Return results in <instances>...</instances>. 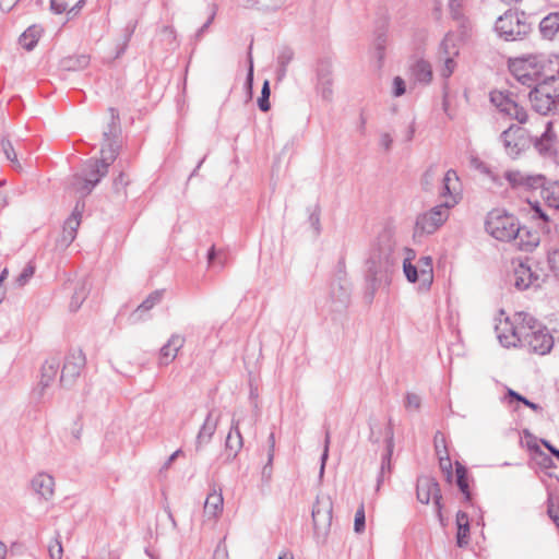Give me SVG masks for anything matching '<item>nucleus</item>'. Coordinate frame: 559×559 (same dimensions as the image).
<instances>
[{
  "label": "nucleus",
  "mask_w": 559,
  "mask_h": 559,
  "mask_svg": "<svg viewBox=\"0 0 559 559\" xmlns=\"http://www.w3.org/2000/svg\"><path fill=\"white\" fill-rule=\"evenodd\" d=\"M439 463H440V467L443 472H447L448 474L451 473V469H452V463H451V460L448 455L445 456H440L439 457Z\"/></svg>",
  "instance_id": "nucleus-61"
},
{
  "label": "nucleus",
  "mask_w": 559,
  "mask_h": 559,
  "mask_svg": "<svg viewBox=\"0 0 559 559\" xmlns=\"http://www.w3.org/2000/svg\"><path fill=\"white\" fill-rule=\"evenodd\" d=\"M20 0H0V9L3 12L11 11Z\"/></svg>",
  "instance_id": "nucleus-62"
},
{
  "label": "nucleus",
  "mask_w": 559,
  "mask_h": 559,
  "mask_svg": "<svg viewBox=\"0 0 559 559\" xmlns=\"http://www.w3.org/2000/svg\"><path fill=\"white\" fill-rule=\"evenodd\" d=\"M509 69L514 79L523 85L540 83V53L526 55L510 59Z\"/></svg>",
  "instance_id": "nucleus-5"
},
{
  "label": "nucleus",
  "mask_w": 559,
  "mask_h": 559,
  "mask_svg": "<svg viewBox=\"0 0 559 559\" xmlns=\"http://www.w3.org/2000/svg\"><path fill=\"white\" fill-rule=\"evenodd\" d=\"M450 12L455 20L463 16L464 0H449Z\"/></svg>",
  "instance_id": "nucleus-54"
},
{
  "label": "nucleus",
  "mask_w": 559,
  "mask_h": 559,
  "mask_svg": "<svg viewBox=\"0 0 559 559\" xmlns=\"http://www.w3.org/2000/svg\"><path fill=\"white\" fill-rule=\"evenodd\" d=\"M436 176L437 167L435 165L428 167L427 170L423 174L420 185L425 191H430L432 189Z\"/></svg>",
  "instance_id": "nucleus-44"
},
{
  "label": "nucleus",
  "mask_w": 559,
  "mask_h": 559,
  "mask_svg": "<svg viewBox=\"0 0 559 559\" xmlns=\"http://www.w3.org/2000/svg\"><path fill=\"white\" fill-rule=\"evenodd\" d=\"M329 445H330V432L326 431L325 440H324V449H323V453L321 455V465H320V472H319L320 479H322V477L324 475V468H325L326 460L329 457Z\"/></svg>",
  "instance_id": "nucleus-56"
},
{
  "label": "nucleus",
  "mask_w": 559,
  "mask_h": 559,
  "mask_svg": "<svg viewBox=\"0 0 559 559\" xmlns=\"http://www.w3.org/2000/svg\"><path fill=\"white\" fill-rule=\"evenodd\" d=\"M270 94H271L270 83H269V81H265L263 83V86L261 90V96L258 99V106H259L260 110L263 112H266L270 110V102H269Z\"/></svg>",
  "instance_id": "nucleus-47"
},
{
  "label": "nucleus",
  "mask_w": 559,
  "mask_h": 559,
  "mask_svg": "<svg viewBox=\"0 0 559 559\" xmlns=\"http://www.w3.org/2000/svg\"><path fill=\"white\" fill-rule=\"evenodd\" d=\"M421 405V399L415 393H407L405 396V407L407 409L418 411Z\"/></svg>",
  "instance_id": "nucleus-55"
},
{
  "label": "nucleus",
  "mask_w": 559,
  "mask_h": 559,
  "mask_svg": "<svg viewBox=\"0 0 559 559\" xmlns=\"http://www.w3.org/2000/svg\"><path fill=\"white\" fill-rule=\"evenodd\" d=\"M514 286L524 290L531 286H538L539 275L534 273L527 262L519 261L513 269Z\"/></svg>",
  "instance_id": "nucleus-20"
},
{
  "label": "nucleus",
  "mask_w": 559,
  "mask_h": 559,
  "mask_svg": "<svg viewBox=\"0 0 559 559\" xmlns=\"http://www.w3.org/2000/svg\"><path fill=\"white\" fill-rule=\"evenodd\" d=\"M293 58H294V52L292 49L284 48L283 50H281V52L277 57V62H278L277 74L280 78H283L286 74L287 66L293 60Z\"/></svg>",
  "instance_id": "nucleus-42"
},
{
  "label": "nucleus",
  "mask_w": 559,
  "mask_h": 559,
  "mask_svg": "<svg viewBox=\"0 0 559 559\" xmlns=\"http://www.w3.org/2000/svg\"><path fill=\"white\" fill-rule=\"evenodd\" d=\"M309 221H310L311 225L313 226V228L316 229V233L318 234L320 231V215H319V213L317 211L311 213L309 216Z\"/></svg>",
  "instance_id": "nucleus-63"
},
{
  "label": "nucleus",
  "mask_w": 559,
  "mask_h": 559,
  "mask_svg": "<svg viewBox=\"0 0 559 559\" xmlns=\"http://www.w3.org/2000/svg\"><path fill=\"white\" fill-rule=\"evenodd\" d=\"M163 297L162 290L151 293L145 300H143L135 311L131 314L132 322H138L143 319V313L150 311L155 305L159 304Z\"/></svg>",
  "instance_id": "nucleus-31"
},
{
  "label": "nucleus",
  "mask_w": 559,
  "mask_h": 559,
  "mask_svg": "<svg viewBox=\"0 0 559 559\" xmlns=\"http://www.w3.org/2000/svg\"><path fill=\"white\" fill-rule=\"evenodd\" d=\"M224 498L222 490L215 488L209 492L204 502V516L209 520H216L223 512Z\"/></svg>",
  "instance_id": "nucleus-26"
},
{
  "label": "nucleus",
  "mask_w": 559,
  "mask_h": 559,
  "mask_svg": "<svg viewBox=\"0 0 559 559\" xmlns=\"http://www.w3.org/2000/svg\"><path fill=\"white\" fill-rule=\"evenodd\" d=\"M420 289L428 290L433 282L432 259L430 257H421L418 260Z\"/></svg>",
  "instance_id": "nucleus-30"
},
{
  "label": "nucleus",
  "mask_w": 559,
  "mask_h": 559,
  "mask_svg": "<svg viewBox=\"0 0 559 559\" xmlns=\"http://www.w3.org/2000/svg\"><path fill=\"white\" fill-rule=\"evenodd\" d=\"M405 251V257L403 259V271L406 276V278L411 283H415L418 281L420 283V276H419V269L417 265L412 264V259L415 257V252L412 249L403 248Z\"/></svg>",
  "instance_id": "nucleus-35"
},
{
  "label": "nucleus",
  "mask_w": 559,
  "mask_h": 559,
  "mask_svg": "<svg viewBox=\"0 0 559 559\" xmlns=\"http://www.w3.org/2000/svg\"><path fill=\"white\" fill-rule=\"evenodd\" d=\"M84 209V203L78 202L71 216L64 222L63 230L60 239L58 240L59 247L67 248L75 239L78 228L81 223V216Z\"/></svg>",
  "instance_id": "nucleus-18"
},
{
  "label": "nucleus",
  "mask_w": 559,
  "mask_h": 559,
  "mask_svg": "<svg viewBox=\"0 0 559 559\" xmlns=\"http://www.w3.org/2000/svg\"><path fill=\"white\" fill-rule=\"evenodd\" d=\"M516 321H525V328L521 337V344L526 345L532 352L539 355L549 353L554 346V338L546 329H542L537 321L526 312L515 313Z\"/></svg>",
  "instance_id": "nucleus-4"
},
{
  "label": "nucleus",
  "mask_w": 559,
  "mask_h": 559,
  "mask_svg": "<svg viewBox=\"0 0 559 559\" xmlns=\"http://www.w3.org/2000/svg\"><path fill=\"white\" fill-rule=\"evenodd\" d=\"M60 368V359L58 357H50L45 360L41 367L40 381L33 390L32 396L37 402L44 401L46 390L55 381L58 370Z\"/></svg>",
  "instance_id": "nucleus-14"
},
{
  "label": "nucleus",
  "mask_w": 559,
  "mask_h": 559,
  "mask_svg": "<svg viewBox=\"0 0 559 559\" xmlns=\"http://www.w3.org/2000/svg\"><path fill=\"white\" fill-rule=\"evenodd\" d=\"M401 258L400 249L389 231L379 235L367 260V275L376 284L388 283L389 274Z\"/></svg>",
  "instance_id": "nucleus-3"
},
{
  "label": "nucleus",
  "mask_w": 559,
  "mask_h": 559,
  "mask_svg": "<svg viewBox=\"0 0 559 559\" xmlns=\"http://www.w3.org/2000/svg\"><path fill=\"white\" fill-rule=\"evenodd\" d=\"M86 295H87V288H86V285L83 283L79 287H76V289L71 298L70 310L76 311L81 307Z\"/></svg>",
  "instance_id": "nucleus-43"
},
{
  "label": "nucleus",
  "mask_w": 559,
  "mask_h": 559,
  "mask_svg": "<svg viewBox=\"0 0 559 559\" xmlns=\"http://www.w3.org/2000/svg\"><path fill=\"white\" fill-rule=\"evenodd\" d=\"M456 484L467 500L471 499V492L467 483V469L465 466L456 463Z\"/></svg>",
  "instance_id": "nucleus-41"
},
{
  "label": "nucleus",
  "mask_w": 559,
  "mask_h": 559,
  "mask_svg": "<svg viewBox=\"0 0 559 559\" xmlns=\"http://www.w3.org/2000/svg\"><path fill=\"white\" fill-rule=\"evenodd\" d=\"M218 417L214 416L213 411L209 412L203 425L195 438V450L200 451L204 444H207L216 431Z\"/></svg>",
  "instance_id": "nucleus-25"
},
{
  "label": "nucleus",
  "mask_w": 559,
  "mask_h": 559,
  "mask_svg": "<svg viewBox=\"0 0 559 559\" xmlns=\"http://www.w3.org/2000/svg\"><path fill=\"white\" fill-rule=\"evenodd\" d=\"M365 521H366L365 509H364V506H360L355 513L354 530L356 533L359 534V533L364 532Z\"/></svg>",
  "instance_id": "nucleus-52"
},
{
  "label": "nucleus",
  "mask_w": 559,
  "mask_h": 559,
  "mask_svg": "<svg viewBox=\"0 0 559 559\" xmlns=\"http://www.w3.org/2000/svg\"><path fill=\"white\" fill-rule=\"evenodd\" d=\"M504 311H500V317L496 319L497 323L495 330L500 344L504 347L516 346L521 342L522 334L524 333L525 321H516L513 318L511 321L509 318H502Z\"/></svg>",
  "instance_id": "nucleus-8"
},
{
  "label": "nucleus",
  "mask_w": 559,
  "mask_h": 559,
  "mask_svg": "<svg viewBox=\"0 0 559 559\" xmlns=\"http://www.w3.org/2000/svg\"><path fill=\"white\" fill-rule=\"evenodd\" d=\"M528 98L532 108L545 116L556 109L559 103V91L552 85L538 83L530 92Z\"/></svg>",
  "instance_id": "nucleus-7"
},
{
  "label": "nucleus",
  "mask_w": 559,
  "mask_h": 559,
  "mask_svg": "<svg viewBox=\"0 0 559 559\" xmlns=\"http://www.w3.org/2000/svg\"><path fill=\"white\" fill-rule=\"evenodd\" d=\"M240 418H233L230 430L226 437L225 450L227 459L233 460L242 448V436L239 431Z\"/></svg>",
  "instance_id": "nucleus-22"
},
{
  "label": "nucleus",
  "mask_w": 559,
  "mask_h": 559,
  "mask_svg": "<svg viewBox=\"0 0 559 559\" xmlns=\"http://www.w3.org/2000/svg\"><path fill=\"white\" fill-rule=\"evenodd\" d=\"M333 66L330 60H321L317 68V93L330 103L333 99Z\"/></svg>",
  "instance_id": "nucleus-15"
},
{
  "label": "nucleus",
  "mask_w": 559,
  "mask_h": 559,
  "mask_svg": "<svg viewBox=\"0 0 559 559\" xmlns=\"http://www.w3.org/2000/svg\"><path fill=\"white\" fill-rule=\"evenodd\" d=\"M333 502L328 495H318L312 508V521L314 535L318 539L325 540L332 523Z\"/></svg>",
  "instance_id": "nucleus-6"
},
{
  "label": "nucleus",
  "mask_w": 559,
  "mask_h": 559,
  "mask_svg": "<svg viewBox=\"0 0 559 559\" xmlns=\"http://www.w3.org/2000/svg\"><path fill=\"white\" fill-rule=\"evenodd\" d=\"M540 195L550 207L559 210V181L545 186Z\"/></svg>",
  "instance_id": "nucleus-36"
},
{
  "label": "nucleus",
  "mask_w": 559,
  "mask_h": 559,
  "mask_svg": "<svg viewBox=\"0 0 559 559\" xmlns=\"http://www.w3.org/2000/svg\"><path fill=\"white\" fill-rule=\"evenodd\" d=\"M185 344V337L179 334H174L168 342L160 348L159 364L167 366L177 356V353Z\"/></svg>",
  "instance_id": "nucleus-27"
},
{
  "label": "nucleus",
  "mask_w": 559,
  "mask_h": 559,
  "mask_svg": "<svg viewBox=\"0 0 559 559\" xmlns=\"http://www.w3.org/2000/svg\"><path fill=\"white\" fill-rule=\"evenodd\" d=\"M523 132L522 128L511 126L501 133L500 139L508 155L515 157L521 153L524 147Z\"/></svg>",
  "instance_id": "nucleus-19"
},
{
  "label": "nucleus",
  "mask_w": 559,
  "mask_h": 559,
  "mask_svg": "<svg viewBox=\"0 0 559 559\" xmlns=\"http://www.w3.org/2000/svg\"><path fill=\"white\" fill-rule=\"evenodd\" d=\"M35 266L29 262L22 270L20 275L15 278L14 285L16 287H23L34 275Z\"/></svg>",
  "instance_id": "nucleus-46"
},
{
  "label": "nucleus",
  "mask_w": 559,
  "mask_h": 559,
  "mask_svg": "<svg viewBox=\"0 0 559 559\" xmlns=\"http://www.w3.org/2000/svg\"><path fill=\"white\" fill-rule=\"evenodd\" d=\"M273 460H274V456H272V453H269L267 454V462L263 466L262 472H261L262 481L265 483V484H269L271 481V479H272Z\"/></svg>",
  "instance_id": "nucleus-53"
},
{
  "label": "nucleus",
  "mask_w": 559,
  "mask_h": 559,
  "mask_svg": "<svg viewBox=\"0 0 559 559\" xmlns=\"http://www.w3.org/2000/svg\"><path fill=\"white\" fill-rule=\"evenodd\" d=\"M110 122L107 130L104 131V143L100 150L99 159H88L84 164L82 174L75 179L81 185L80 190L84 195L88 194L94 187L105 177L108 173L109 166L115 162L119 146L116 138L119 133V115L115 108H109Z\"/></svg>",
  "instance_id": "nucleus-1"
},
{
  "label": "nucleus",
  "mask_w": 559,
  "mask_h": 559,
  "mask_svg": "<svg viewBox=\"0 0 559 559\" xmlns=\"http://www.w3.org/2000/svg\"><path fill=\"white\" fill-rule=\"evenodd\" d=\"M393 438H394L393 426H392V420L390 419L388 428H386V453L382 457V461H381V466H380L379 475L377 478V487H376L377 491L380 489L385 476H389L391 474V455H392V451H393Z\"/></svg>",
  "instance_id": "nucleus-23"
},
{
  "label": "nucleus",
  "mask_w": 559,
  "mask_h": 559,
  "mask_svg": "<svg viewBox=\"0 0 559 559\" xmlns=\"http://www.w3.org/2000/svg\"><path fill=\"white\" fill-rule=\"evenodd\" d=\"M439 194L443 199L441 205H447V209L450 210L457 204L460 198V179L455 170L449 169L445 173Z\"/></svg>",
  "instance_id": "nucleus-17"
},
{
  "label": "nucleus",
  "mask_w": 559,
  "mask_h": 559,
  "mask_svg": "<svg viewBox=\"0 0 559 559\" xmlns=\"http://www.w3.org/2000/svg\"><path fill=\"white\" fill-rule=\"evenodd\" d=\"M540 83L548 84L559 79V56L540 53Z\"/></svg>",
  "instance_id": "nucleus-24"
},
{
  "label": "nucleus",
  "mask_w": 559,
  "mask_h": 559,
  "mask_svg": "<svg viewBox=\"0 0 559 559\" xmlns=\"http://www.w3.org/2000/svg\"><path fill=\"white\" fill-rule=\"evenodd\" d=\"M495 29L506 40H515L527 33L528 26L518 13L508 11L496 21Z\"/></svg>",
  "instance_id": "nucleus-10"
},
{
  "label": "nucleus",
  "mask_w": 559,
  "mask_h": 559,
  "mask_svg": "<svg viewBox=\"0 0 559 559\" xmlns=\"http://www.w3.org/2000/svg\"><path fill=\"white\" fill-rule=\"evenodd\" d=\"M440 56H456L457 55V49L455 47V43H454V39L452 36L450 35H447L441 45H440V52H439Z\"/></svg>",
  "instance_id": "nucleus-48"
},
{
  "label": "nucleus",
  "mask_w": 559,
  "mask_h": 559,
  "mask_svg": "<svg viewBox=\"0 0 559 559\" xmlns=\"http://www.w3.org/2000/svg\"><path fill=\"white\" fill-rule=\"evenodd\" d=\"M548 263L551 271L559 276V250H554L549 253Z\"/></svg>",
  "instance_id": "nucleus-57"
},
{
  "label": "nucleus",
  "mask_w": 559,
  "mask_h": 559,
  "mask_svg": "<svg viewBox=\"0 0 559 559\" xmlns=\"http://www.w3.org/2000/svg\"><path fill=\"white\" fill-rule=\"evenodd\" d=\"M2 151L5 157L12 163L15 168H21V165L17 160V156L14 152V148L9 140L3 139L1 142Z\"/></svg>",
  "instance_id": "nucleus-49"
},
{
  "label": "nucleus",
  "mask_w": 559,
  "mask_h": 559,
  "mask_svg": "<svg viewBox=\"0 0 559 559\" xmlns=\"http://www.w3.org/2000/svg\"><path fill=\"white\" fill-rule=\"evenodd\" d=\"M449 217V209L447 205H437L431 210L420 214L416 218V233L433 234L439 229Z\"/></svg>",
  "instance_id": "nucleus-11"
},
{
  "label": "nucleus",
  "mask_w": 559,
  "mask_h": 559,
  "mask_svg": "<svg viewBox=\"0 0 559 559\" xmlns=\"http://www.w3.org/2000/svg\"><path fill=\"white\" fill-rule=\"evenodd\" d=\"M543 444L557 460H559V450L557 448L546 440L543 441Z\"/></svg>",
  "instance_id": "nucleus-64"
},
{
  "label": "nucleus",
  "mask_w": 559,
  "mask_h": 559,
  "mask_svg": "<svg viewBox=\"0 0 559 559\" xmlns=\"http://www.w3.org/2000/svg\"><path fill=\"white\" fill-rule=\"evenodd\" d=\"M243 4L247 8L269 11L281 9L285 4V0H243Z\"/></svg>",
  "instance_id": "nucleus-37"
},
{
  "label": "nucleus",
  "mask_w": 559,
  "mask_h": 559,
  "mask_svg": "<svg viewBox=\"0 0 559 559\" xmlns=\"http://www.w3.org/2000/svg\"><path fill=\"white\" fill-rule=\"evenodd\" d=\"M548 514L559 527V496L549 498Z\"/></svg>",
  "instance_id": "nucleus-51"
},
{
  "label": "nucleus",
  "mask_w": 559,
  "mask_h": 559,
  "mask_svg": "<svg viewBox=\"0 0 559 559\" xmlns=\"http://www.w3.org/2000/svg\"><path fill=\"white\" fill-rule=\"evenodd\" d=\"M455 56H440V59L443 61V66L440 69V74L442 78L448 79L454 72L456 63L454 61Z\"/></svg>",
  "instance_id": "nucleus-45"
},
{
  "label": "nucleus",
  "mask_w": 559,
  "mask_h": 559,
  "mask_svg": "<svg viewBox=\"0 0 559 559\" xmlns=\"http://www.w3.org/2000/svg\"><path fill=\"white\" fill-rule=\"evenodd\" d=\"M127 186V181L124 179V175L122 173L119 174L118 177L114 180V189L117 193H120L121 190Z\"/></svg>",
  "instance_id": "nucleus-59"
},
{
  "label": "nucleus",
  "mask_w": 559,
  "mask_h": 559,
  "mask_svg": "<svg viewBox=\"0 0 559 559\" xmlns=\"http://www.w3.org/2000/svg\"><path fill=\"white\" fill-rule=\"evenodd\" d=\"M416 496L419 502L424 504H428L430 500L433 501L436 514L439 519V522L442 526L445 525L444 519L442 515V504H441V492L439 484L435 478L429 476H420L417 479L416 485Z\"/></svg>",
  "instance_id": "nucleus-9"
},
{
  "label": "nucleus",
  "mask_w": 559,
  "mask_h": 559,
  "mask_svg": "<svg viewBox=\"0 0 559 559\" xmlns=\"http://www.w3.org/2000/svg\"><path fill=\"white\" fill-rule=\"evenodd\" d=\"M90 63V57L86 55H80L75 57H69L62 60V67L68 71H79L85 69Z\"/></svg>",
  "instance_id": "nucleus-39"
},
{
  "label": "nucleus",
  "mask_w": 559,
  "mask_h": 559,
  "mask_svg": "<svg viewBox=\"0 0 559 559\" xmlns=\"http://www.w3.org/2000/svg\"><path fill=\"white\" fill-rule=\"evenodd\" d=\"M504 177L513 188L524 190H543L546 186V178L542 175H531L520 170H510L506 173Z\"/></svg>",
  "instance_id": "nucleus-16"
},
{
  "label": "nucleus",
  "mask_w": 559,
  "mask_h": 559,
  "mask_svg": "<svg viewBox=\"0 0 559 559\" xmlns=\"http://www.w3.org/2000/svg\"><path fill=\"white\" fill-rule=\"evenodd\" d=\"M456 526H457L456 544L459 547H464L468 544V539H469V520H468V515L465 512H463V511L457 512Z\"/></svg>",
  "instance_id": "nucleus-32"
},
{
  "label": "nucleus",
  "mask_w": 559,
  "mask_h": 559,
  "mask_svg": "<svg viewBox=\"0 0 559 559\" xmlns=\"http://www.w3.org/2000/svg\"><path fill=\"white\" fill-rule=\"evenodd\" d=\"M490 100L501 112L518 120L520 123L527 121L528 116L526 110L503 92H491Z\"/></svg>",
  "instance_id": "nucleus-13"
},
{
  "label": "nucleus",
  "mask_w": 559,
  "mask_h": 559,
  "mask_svg": "<svg viewBox=\"0 0 559 559\" xmlns=\"http://www.w3.org/2000/svg\"><path fill=\"white\" fill-rule=\"evenodd\" d=\"M350 298V286L346 281L333 283L330 290V300L334 311L344 309Z\"/></svg>",
  "instance_id": "nucleus-21"
},
{
  "label": "nucleus",
  "mask_w": 559,
  "mask_h": 559,
  "mask_svg": "<svg viewBox=\"0 0 559 559\" xmlns=\"http://www.w3.org/2000/svg\"><path fill=\"white\" fill-rule=\"evenodd\" d=\"M486 231L500 241H511L522 251H532L539 242L536 234L520 226L518 219L502 210L495 209L487 215Z\"/></svg>",
  "instance_id": "nucleus-2"
},
{
  "label": "nucleus",
  "mask_w": 559,
  "mask_h": 559,
  "mask_svg": "<svg viewBox=\"0 0 559 559\" xmlns=\"http://www.w3.org/2000/svg\"><path fill=\"white\" fill-rule=\"evenodd\" d=\"M545 130L540 136H535L534 146L540 154H548L552 151L556 135L552 132V123L545 121Z\"/></svg>",
  "instance_id": "nucleus-29"
},
{
  "label": "nucleus",
  "mask_w": 559,
  "mask_h": 559,
  "mask_svg": "<svg viewBox=\"0 0 559 559\" xmlns=\"http://www.w3.org/2000/svg\"><path fill=\"white\" fill-rule=\"evenodd\" d=\"M393 95L395 97H400L405 93V82L401 76H395L393 79Z\"/></svg>",
  "instance_id": "nucleus-58"
},
{
  "label": "nucleus",
  "mask_w": 559,
  "mask_h": 559,
  "mask_svg": "<svg viewBox=\"0 0 559 559\" xmlns=\"http://www.w3.org/2000/svg\"><path fill=\"white\" fill-rule=\"evenodd\" d=\"M86 358L81 349L70 352L63 362L60 376V384L64 388L73 385L85 367Z\"/></svg>",
  "instance_id": "nucleus-12"
},
{
  "label": "nucleus",
  "mask_w": 559,
  "mask_h": 559,
  "mask_svg": "<svg viewBox=\"0 0 559 559\" xmlns=\"http://www.w3.org/2000/svg\"><path fill=\"white\" fill-rule=\"evenodd\" d=\"M40 37V29L36 26L28 27L20 37V44L23 48L31 51Z\"/></svg>",
  "instance_id": "nucleus-38"
},
{
  "label": "nucleus",
  "mask_w": 559,
  "mask_h": 559,
  "mask_svg": "<svg viewBox=\"0 0 559 559\" xmlns=\"http://www.w3.org/2000/svg\"><path fill=\"white\" fill-rule=\"evenodd\" d=\"M48 554L50 559H62L63 548L59 535L50 542L48 546Z\"/></svg>",
  "instance_id": "nucleus-50"
},
{
  "label": "nucleus",
  "mask_w": 559,
  "mask_h": 559,
  "mask_svg": "<svg viewBox=\"0 0 559 559\" xmlns=\"http://www.w3.org/2000/svg\"><path fill=\"white\" fill-rule=\"evenodd\" d=\"M32 487L40 497L48 500L53 495L55 481L52 476L40 473L33 478Z\"/></svg>",
  "instance_id": "nucleus-28"
},
{
  "label": "nucleus",
  "mask_w": 559,
  "mask_h": 559,
  "mask_svg": "<svg viewBox=\"0 0 559 559\" xmlns=\"http://www.w3.org/2000/svg\"><path fill=\"white\" fill-rule=\"evenodd\" d=\"M393 143V139L389 133H382L380 136V145L385 150L390 151Z\"/></svg>",
  "instance_id": "nucleus-60"
},
{
  "label": "nucleus",
  "mask_w": 559,
  "mask_h": 559,
  "mask_svg": "<svg viewBox=\"0 0 559 559\" xmlns=\"http://www.w3.org/2000/svg\"><path fill=\"white\" fill-rule=\"evenodd\" d=\"M84 2L85 0H79L72 8L69 9V3L64 0H50V9L56 14H61L63 12H68L69 14L72 12L76 13V11L83 7Z\"/></svg>",
  "instance_id": "nucleus-40"
},
{
  "label": "nucleus",
  "mask_w": 559,
  "mask_h": 559,
  "mask_svg": "<svg viewBox=\"0 0 559 559\" xmlns=\"http://www.w3.org/2000/svg\"><path fill=\"white\" fill-rule=\"evenodd\" d=\"M413 78L420 83L428 84L432 79V69L429 62L417 60L411 68Z\"/></svg>",
  "instance_id": "nucleus-33"
},
{
  "label": "nucleus",
  "mask_w": 559,
  "mask_h": 559,
  "mask_svg": "<svg viewBox=\"0 0 559 559\" xmlns=\"http://www.w3.org/2000/svg\"><path fill=\"white\" fill-rule=\"evenodd\" d=\"M539 31L545 38H552L559 31V12L545 16L539 23Z\"/></svg>",
  "instance_id": "nucleus-34"
}]
</instances>
